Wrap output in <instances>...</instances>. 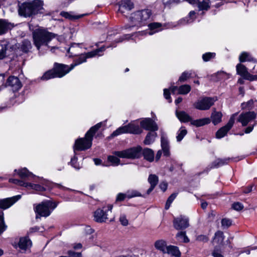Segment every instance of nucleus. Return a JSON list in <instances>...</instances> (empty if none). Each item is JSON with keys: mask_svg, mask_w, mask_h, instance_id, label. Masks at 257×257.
Here are the masks:
<instances>
[{"mask_svg": "<svg viewBox=\"0 0 257 257\" xmlns=\"http://www.w3.org/2000/svg\"><path fill=\"white\" fill-rule=\"evenodd\" d=\"M44 3L41 0L25 2L19 5V13L25 17H31L42 13Z\"/></svg>", "mask_w": 257, "mask_h": 257, "instance_id": "f03ea898", "label": "nucleus"}, {"mask_svg": "<svg viewBox=\"0 0 257 257\" xmlns=\"http://www.w3.org/2000/svg\"><path fill=\"white\" fill-rule=\"evenodd\" d=\"M102 122H99L91 127L85 134L83 138L76 140L73 147L74 153L76 154V151H84L90 148L92 145L93 137L96 132L101 127Z\"/></svg>", "mask_w": 257, "mask_h": 257, "instance_id": "7ed1b4c3", "label": "nucleus"}, {"mask_svg": "<svg viewBox=\"0 0 257 257\" xmlns=\"http://www.w3.org/2000/svg\"><path fill=\"white\" fill-rule=\"evenodd\" d=\"M210 122V120L209 118H203L198 119L196 120H192L191 124L196 127H200L205 124H207Z\"/></svg>", "mask_w": 257, "mask_h": 257, "instance_id": "4be33fe9", "label": "nucleus"}, {"mask_svg": "<svg viewBox=\"0 0 257 257\" xmlns=\"http://www.w3.org/2000/svg\"><path fill=\"white\" fill-rule=\"evenodd\" d=\"M236 68L237 74L240 75L242 77H243L248 72L247 68L245 66L241 64H238L236 66Z\"/></svg>", "mask_w": 257, "mask_h": 257, "instance_id": "ea45409f", "label": "nucleus"}, {"mask_svg": "<svg viewBox=\"0 0 257 257\" xmlns=\"http://www.w3.org/2000/svg\"><path fill=\"white\" fill-rule=\"evenodd\" d=\"M243 77V78L249 81H253L257 79V76L251 75L248 72L246 73V74H245Z\"/></svg>", "mask_w": 257, "mask_h": 257, "instance_id": "e2e57ef3", "label": "nucleus"}, {"mask_svg": "<svg viewBox=\"0 0 257 257\" xmlns=\"http://www.w3.org/2000/svg\"><path fill=\"white\" fill-rule=\"evenodd\" d=\"M7 228V226L4 224L3 214L0 215V234L4 232Z\"/></svg>", "mask_w": 257, "mask_h": 257, "instance_id": "4d7b16f0", "label": "nucleus"}, {"mask_svg": "<svg viewBox=\"0 0 257 257\" xmlns=\"http://www.w3.org/2000/svg\"><path fill=\"white\" fill-rule=\"evenodd\" d=\"M239 61L241 62L246 61H251L252 58L250 56L249 54L247 52H242L239 57Z\"/></svg>", "mask_w": 257, "mask_h": 257, "instance_id": "09e8293b", "label": "nucleus"}, {"mask_svg": "<svg viewBox=\"0 0 257 257\" xmlns=\"http://www.w3.org/2000/svg\"><path fill=\"white\" fill-rule=\"evenodd\" d=\"M55 37L54 34L44 29H37L33 34L34 45L40 52L47 49L48 43Z\"/></svg>", "mask_w": 257, "mask_h": 257, "instance_id": "f257e3e1", "label": "nucleus"}, {"mask_svg": "<svg viewBox=\"0 0 257 257\" xmlns=\"http://www.w3.org/2000/svg\"><path fill=\"white\" fill-rule=\"evenodd\" d=\"M60 15L63 17H64L69 20L78 19L82 17L83 16H74L72 15V13H69L66 12H61L60 13Z\"/></svg>", "mask_w": 257, "mask_h": 257, "instance_id": "c03bdc74", "label": "nucleus"}, {"mask_svg": "<svg viewBox=\"0 0 257 257\" xmlns=\"http://www.w3.org/2000/svg\"><path fill=\"white\" fill-rule=\"evenodd\" d=\"M217 100L214 97H204L198 99L193 104V106L200 110H208Z\"/></svg>", "mask_w": 257, "mask_h": 257, "instance_id": "1a4fd4ad", "label": "nucleus"}, {"mask_svg": "<svg viewBox=\"0 0 257 257\" xmlns=\"http://www.w3.org/2000/svg\"><path fill=\"white\" fill-rule=\"evenodd\" d=\"M192 71L190 72H183L181 76L179 78V81L181 82H184L187 80L188 78L191 77Z\"/></svg>", "mask_w": 257, "mask_h": 257, "instance_id": "8fccbe9b", "label": "nucleus"}, {"mask_svg": "<svg viewBox=\"0 0 257 257\" xmlns=\"http://www.w3.org/2000/svg\"><path fill=\"white\" fill-rule=\"evenodd\" d=\"M31 244L32 242L29 238L27 237H22L20 239L19 246L21 249L26 250L28 248L31 246Z\"/></svg>", "mask_w": 257, "mask_h": 257, "instance_id": "b1692460", "label": "nucleus"}, {"mask_svg": "<svg viewBox=\"0 0 257 257\" xmlns=\"http://www.w3.org/2000/svg\"><path fill=\"white\" fill-rule=\"evenodd\" d=\"M21 198V195H18L12 197L0 199V208L3 209H8L18 201Z\"/></svg>", "mask_w": 257, "mask_h": 257, "instance_id": "4468645a", "label": "nucleus"}, {"mask_svg": "<svg viewBox=\"0 0 257 257\" xmlns=\"http://www.w3.org/2000/svg\"><path fill=\"white\" fill-rule=\"evenodd\" d=\"M161 147L163 151L164 156L169 155V147L168 140L164 136L161 137Z\"/></svg>", "mask_w": 257, "mask_h": 257, "instance_id": "bb28decb", "label": "nucleus"}, {"mask_svg": "<svg viewBox=\"0 0 257 257\" xmlns=\"http://www.w3.org/2000/svg\"><path fill=\"white\" fill-rule=\"evenodd\" d=\"M156 136L157 134L156 133H149L144 140V144L147 145H149L153 143L154 142L155 139L156 138Z\"/></svg>", "mask_w": 257, "mask_h": 257, "instance_id": "f704fd0d", "label": "nucleus"}, {"mask_svg": "<svg viewBox=\"0 0 257 257\" xmlns=\"http://www.w3.org/2000/svg\"><path fill=\"white\" fill-rule=\"evenodd\" d=\"M142 151V147L138 146L120 151H114L113 154L120 158L135 159L141 157Z\"/></svg>", "mask_w": 257, "mask_h": 257, "instance_id": "0eeeda50", "label": "nucleus"}, {"mask_svg": "<svg viewBox=\"0 0 257 257\" xmlns=\"http://www.w3.org/2000/svg\"><path fill=\"white\" fill-rule=\"evenodd\" d=\"M253 101L252 99L249 100L247 102L242 103L241 104L242 108L243 109H250L252 108Z\"/></svg>", "mask_w": 257, "mask_h": 257, "instance_id": "6e6d98bb", "label": "nucleus"}, {"mask_svg": "<svg viewBox=\"0 0 257 257\" xmlns=\"http://www.w3.org/2000/svg\"><path fill=\"white\" fill-rule=\"evenodd\" d=\"M181 0H163V3L165 6H169L173 3H178Z\"/></svg>", "mask_w": 257, "mask_h": 257, "instance_id": "69168bd1", "label": "nucleus"}, {"mask_svg": "<svg viewBox=\"0 0 257 257\" xmlns=\"http://www.w3.org/2000/svg\"><path fill=\"white\" fill-rule=\"evenodd\" d=\"M159 187L163 192H165L168 187V183L166 182H162L159 185Z\"/></svg>", "mask_w": 257, "mask_h": 257, "instance_id": "338daca9", "label": "nucleus"}, {"mask_svg": "<svg viewBox=\"0 0 257 257\" xmlns=\"http://www.w3.org/2000/svg\"><path fill=\"white\" fill-rule=\"evenodd\" d=\"M224 239L223 233L222 231H217L214 237V240L216 241L218 243H221Z\"/></svg>", "mask_w": 257, "mask_h": 257, "instance_id": "49530a36", "label": "nucleus"}, {"mask_svg": "<svg viewBox=\"0 0 257 257\" xmlns=\"http://www.w3.org/2000/svg\"><path fill=\"white\" fill-rule=\"evenodd\" d=\"M14 25L6 20L0 19V35L6 33L13 28Z\"/></svg>", "mask_w": 257, "mask_h": 257, "instance_id": "f3484780", "label": "nucleus"}, {"mask_svg": "<svg viewBox=\"0 0 257 257\" xmlns=\"http://www.w3.org/2000/svg\"><path fill=\"white\" fill-rule=\"evenodd\" d=\"M15 171L17 172L18 175L22 179H25L29 177H35V176L32 173L30 172L26 168H24L18 170H15Z\"/></svg>", "mask_w": 257, "mask_h": 257, "instance_id": "aec40b11", "label": "nucleus"}, {"mask_svg": "<svg viewBox=\"0 0 257 257\" xmlns=\"http://www.w3.org/2000/svg\"><path fill=\"white\" fill-rule=\"evenodd\" d=\"M215 56V53L208 52L202 55V59L205 62H207L210 60L211 59L214 58Z\"/></svg>", "mask_w": 257, "mask_h": 257, "instance_id": "864d4df0", "label": "nucleus"}, {"mask_svg": "<svg viewBox=\"0 0 257 257\" xmlns=\"http://www.w3.org/2000/svg\"><path fill=\"white\" fill-rule=\"evenodd\" d=\"M80 50V47L78 44H72L68 50V53L70 54V56H76Z\"/></svg>", "mask_w": 257, "mask_h": 257, "instance_id": "72a5a7b5", "label": "nucleus"}, {"mask_svg": "<svg viewBox=\"0 0 257 257\" xmlns=\"http://www.w3.org/2000/svg\"><path fill=\"white\" fill-rule=\"evenodd\" d=\"M232 207L233 209L236 211H239L243 209V205L238 202H235L232 205Z\"/></svg>", "mask_w": 257, "mask_h": 257, "instance_id": "bf43d9fd", "label": "nucleus"}, {"mask_svg": "<svg viewBox=\"0 0 257 257\" xmlns=\"http://www.w3.org/2000/svg\"><path fill=\"white\" fill-rule=\"evenodd\" d=\"M126 197V194H123V193H119L116 197V201H121L123 200Z\"/></svg>", "mask_w": 257, "mask_h": 257, "instance_id": "774afa93", "label": "nucleus"}, {"mask_svg": "<svg viewBox=\"0 0 257 257\" xmlns=\"http://www.w3.org/2000/svg\"><path fill=\"white\" fill-rule=\"evenodd\" d=\"M229 158L217 159L212 162L211 168H218L228 163Z\"/></svg>", "mask_w": 257, "mask_h": 257, "instance_id": "7c9ffc66", "label": "nucleus"}, {"mask_svg": "<svg viewBox=\"0 0 257 257\" xmlns=\"http://www.w3.org/2000/svg\"><path fill=\"white\" fill-rule=\"evenodd\" d=\"M140 196H142L141 193L137 190H131L126 192V197L128 198Z\"/></svg>", "mask_w": 257, "mask_h": 257, "instance_id": "de8ad7c7", "label": "nucleus"}, {"mask_svg": "<svg viewBox=\"0 0 257 257\" xmlns=\"http://www.w3.org/2000/svg\"><path fill=\"white\" fill-rule=\"evenodd\" d=\"M177 195V193H173L172 195H171L168 198L166 205H165V209L166 210H168L172 203V202L173 201V200L175 199Z\"/></svg>", "mask_w": 257, "mask_h": 257, "instance_id": "3c124183", "label": "nucleus"}, {"mask_svg": "<svg viewBox=\"0 0 257 257\" xmlns=\"http://www.w3.org/2000/svg\"><path fill=\"white\" fill-rule=\"evenodd\" d=\"M187 131L184 127H181L177 133V136L176 137L177 141L180 142L182 140L184 137L186 135Z\"/></svg>", "mask_w": 257, "mask_h": 257, "instance_id": "37998d69", "label": "nucleus"}, {"mask_svg": "<svg viewBox=\"0 0 257 257\" xmlns=\"http://www.w3.org/2000/svg\"><path fill=\"white\" fill-rule=\"evenodd\" d=\"M152 13L150 10L145 9L132 14L131 19L135 25L141 27L149 24L152 20Z\"/></svg>", "mask_w": 257, "mask_h": 257, "instance_id": "423d86ee", "label": "nucleus"}, {"mask_svg": "<svg viewBox=\"0 0 257 257\" xmlns=\"http://www.w3.org/2000/svg\"><path fill=\"white\" fill-rule=\"evenodd\" d=\"M127 126L128 134H140L142 132V129L138 124L136 123L135 121L130 122L127 125Z\"/></svg>", "mask_w": 257, "mask_h": 257, "instance_id": "a211bd4d", "label": "nucleus"}, {"mask_svg": "<svg viewBox=\"0 0 257 257\" xmlns=\"http://www.w3.org/2000/svg\"><path fill=\"white\" fill-rule=\"evenodd\" d=\"M9 182L16 185H18L20 186H23L24 187H26V184L27 182H25L23 180L16 179H10L9 180Z\"/></svg>", "mask_w": 257, "mask_h": 257, "instance_id": "603ef678", "label": "nucleus"}, {"mask_svg": "<svg viewBox=\"0 0 257 257\" xmlns=\"http://www.w3.org/2000/svg\"><path fill=\"white\" fill-rule=\"evenodd\" d=\"M113 155L108 156L107 157L108 162H110L112 166H117L120 164V160L118 158V157L115 156L113 154Z\"/></svg>", "mask_w": 257, "mask_h": 257, "instance_id": "c9c22d12", "label": "nucleus"}, {"mask_svg": "<svg viewBox=\"0 0 257 257\" xmlns=\"http://www.w3.org/2000/svg\"><path fill=\"white\" fill-rule=\"evenodd\" d=\"M141 125L144 129L151 131H156L158 129V127L151 118H146L141 121Z\"/></svg>", "mask_w": 257, "mask_h": 257, "instance_id": "dca6fc26", "label": "nucleus"}, {"mask_svg": "<svg viewBox=\"0 0 257 257\" xmlns=\"http://www.w3.org/2000/svg\"><path fill=\"white\" fill-rule=\"evenodd\" d=\"M112 205L108 204L102 208L97 209L94 212V220L99 223L104 222L108 219V216L111 213Z\"/></svg>", "mask_w": 257, "mask_h": 257, "instance_id": "6e6552de", "label": "nucleus"}, {"mask_svg": "<svg viewBox=\"0 0 257 257\" xmlns=\"http://www.w3.org/2000/svg\"><path fill=\"white\" fill-rule=\"evenodd\" d=\"M68 254L69 257H82V254L80 252H76L72 250L68 251Z\"/></svg>", "mask_w": 257, "mask_h": 257, "instance_id": "0e129e2a", "label": "nucleus"}, {"mask_svg": "<svg viewBox=\"0 0 257 257\" xmlns=\"http://www.w3.org/2000/svg\"><path fill=\"white\" fill-rule=\"evenodd\" d=\"M174 226L178 230L186 228L189 226V220L185 216H180L174 220Z\"/></svg>", "mask_w": 257, "mask_h": 257, "instance_id": "2eb2a0df", "label": "nucleus"}, {"mask_svg": "<svg viewBox=\"0 0 257 257\" xmlns=\"http://www.w3.org/2000/svg\"><path fill=\"white\" fill-rule=\"evenodd\" d=\"M195 19V13L194 11H191L189 13L188 17L180 21L179 23L181 24L186 23H190Z\"/></svg>", "mask_w": 257, "mask_h": 257, "instance_id": "58836bf2", "label": "nucleus"}, {"mask_svg": "<svg viewBox=\"0 0 257 257\" xmlns=\"http://www.w3.org/2000/svg\"><path fill=\"white\" fill-rule=\"evenodd\" d=\"M222 113L220 112L213 111L211 115V120L214 125L221 121Z\"/></svg>", "mask_w": 257, "mask_h": 257, "instance_id": "2f4dec72", "label": "nucleus"}, {"mask_svg": "<svg viewBox=\"0 0 257 257\" xmlns=\"http://www.w3.org/2000/svg\"><path fill=\"white\" fill-rule=\"evenodd\" d=\"M154 246L155 248L163 252V253H165V251L167 249V243L166 241L163 239L158 240L155 241L154 243Z\"/></svg>", "mask_w": 257, "mask_h": 257, "instance_id": "393cba45", "label": "nucleus"}, {"mask_svg": "<svg viewBox=\"0 0 257 257\" xmlns=\"http://www.w3.org/2000/svg\"><path fill=\"white\" fill-rule=\"evenodd\" d=\"M235 115V114L232 115L230 118L228 123L216 132V137L217 139H221L224 137L231 129L234 123Z\"/></svg>", "mask_w": 257, "mask_h": 257, "instance_id": "9b49d317", "label": "nucleus"}, {"mask_svg": "<svg viewBox=\"0 0 257 257\" xmlns=\"http://www.w3.org/2000/svg\"><path fill=\"white\" fill-rule=\"evenodd\" d=\"M57 205L58 202L52 200H44L34 205V209L36 213V218H38V215L45 217L49 216Z\"/></svg>", "mask_w": 257, "mask_h": 257, "instance_id": "39448f33", "label": "nucleus"}, {"mask_svg": "<svg viewBox=\"0 0 257 257\" xmlns=\"http://www.w3.org/2000/svg\"><path fill=\"white\" fill-rule=\"evenodd\" d=\"M9 43L7 41L3 42L2 44H0V59H2L6 57V50Z\"/></svg>", "mask_w": 257, "mask_h": 257, "instance_id": "e433bc0d", "label": "nucleus"}, {"mask_svg": "<svg viewBox=\"0 0 257 257\" xmlns=\"http://www.w3.org/2000/svg\"><path fill=\"white\" fill-rule=\"evenodd\" d=\"M105 50V48L103 47L100 48L96 49L92 51L81 54L78 59L75 61V65H77L80 64L86 61L87 58H92L96 56H100L99 52H103Z\"/></svg>", "mask_w": 257, "mask_h": 257, "instance_id": "9d476101", "label": "nucleus"}, {"mask_svg": "<svg viewBox=\"0 0 257 257\" xmlns=\"http://www.w3.org/2000/svg\"><path fill=\"white\" fill-rule=\"evenodd\" d=\"M26 188L28 189L34 190L37 192H44L46 190V188L41 185L29 182H27Z\"/></svg>", "mask_w": 257, "mask_h": 257, "instance_id": "c85d7f7f", "label": "nucleus"}, {"mask_svg": "<svg viewBox=\"0 0 257 257\" xmlns=\"http://www.w3.org/2000/svg\"><path fill=\"white\" fill-rule=\"evenodd\" d=\"M190 4H194L198 3V7L200 9L207 10L209 7V0H187Z\"/></svg>", "mask_w": 257, "mask_h": 257, "instance_id": "6ab92c4d", "label": "nucleus"}, {"mask_svg": "<svg viewBox=\"0 0 257 257\" xmlns=\"http://www.w3.org/2000/svg\"><path fill=\"white\" fill-rule=\"evenodd\" d=\"M31 48V42L28 40H24L20 46V49L24 52H28Z\"/></svg>", "mask_w": 257, "mask_h": 257, "instance_id": "4c0bfd02", "label": "nucleus"}, {"mask_svg": "<svg viewBox=\"0 0 257 257\" xmlns=\"http://www.w3.org/2000/svg\"><path fill=\"white\" fill-rule=\"evenodd\" d=\"M148 181L151 186H156L159 182L158 177L155 174H150L149 176Z\"/></svg>", "mask_w": 257, "mask_h": 257, "instance_id": "79ce46f5", "label": "nucleus"}, {"mask_svg": "<svg viewBox=\"0 0 257 257\" xmlns=\"http://www.w3.org/2000/svg\"><path fill=\"white\" fill-rule=\"evenodd\" d=\"M196 240L199 241L206 242L208 240V237L205 235H199L196 236Z\"/></svg>", "mask_w": 257, "mask_h": 257, "instance_id": "052dcab7", "label": "nucleus"}, {"mask_svg": "<svg viewBox=\"0 0 257 257\" xmlns=\"http://www.w3.org/2000/svg\"><path fill=\"white\" fill-rule=\"evenodd\" d=\"M256 116V114L253 111L242 113L239 115L238 121L241 123L242 126H246L250 121L255 119Z\"/></svg>", "mask_w": 257, "mask_h": 257, "instance_id": "ddd939ff", "label": "nucleus"}, {"mask_svg": "<svg viewBox=\"0 0 257 257\" xmlns=\"http://www.w3.org/2000/svg\"><path fill=\"white\" fill-rule=\"evenodd\" d=\"M177 90H178V88L175 86H171L169 89L165 88L164 89V96L165 98L168 100L169 102L170 103L172 102L170 91H171L173 94H175Z\"/></svg>", "mask_w": 257, "mask_h": 257, "instance_id": "cd10ccee", "label": "nucleus"}, {"mask_svg": "<svg viewBox=\"0 0 257 257\" xmlns=\"http://www.w3.org/2000/svg\"><path fill=\"white\" fill-rule=\"evenodd\" d=\"M231 220L229 219L223 218L221 220V225L223 228L229 227L231 225Z\"/></svg>", "mask_w": 257, "mask_h": 257, "instance_id": "5fc2aeb1", "label": "nucleus"}, {"mask_svg": "<svg viewBox=\"0 0 257 257\" xmlns=\"http://www.w3.org/2000/svg\"><path fill=\"white\" fill-rule=\"evenodd\" d=\"M122 134H128L127 125L118 127L112 133L111 137H114Z\"/></svg>", "mask_w": 257, "mask_h": 257, "instance_id": "473e14b6", "label": "nucleus"}, {"mask_svg": "<svg viewBox=\"0 0 257 257\" xmlns=\"http://www.w3.org/2000/svg\"><path fill=\"white\" fill-rule=\"evenodd\" d=\"M75 63L69 67L68 65L56 63L53 69L45 72L41 77L43 80H48L55 77H62L76 66Z\"/></svg>", "mask_w": 257, "mask_h": 257, "instance_id": "20e7f679", "label": "nucleus"}, {"mask_svg": "<svg viewBox=\"0 0 257 257\" xmlns=\"http://www.w3.org/2000/svg\"><path fill=\"white\" fill-rule=\"evenodd\" d=\"M149 27L150 31L149 32L150 35L154 34L155 33L158 32L161 29H160L162 26L161 23H153L149 24Z\"/></svg>", "mask_w": 257, "mask_h": 257, "instance_id": "c756f323", "label": "nucleus"}, {"mask_svg": "<svg viewBox=\"0 0 257 257\" xmlns=\"http://www.w3.org/2000/svg\"><path fill=\"white\" fill-rule=\"evenodd\" d=\"M119 221L121 224L123 226H126L128 225V220L125 215L122 214L119 217Z\"/></svg>", "mask_w": 257, "mask_h": 257, "instance_id": "680f3d73", "label": "nucleus"}, {"mask_svg": "<svg viewBox=\"0 0 257 257\" xmlns=\"http://www.w3.org/2000/svg\"><path fill=\"white\" fill-rule=\"evenodd\" d=\"M7 86H10L13 91H18L21 88L22 84L18 77L12 76L7 79L5 86L0 87V90Z\"/></svg>", "mask_w": 257, "mask_h": 257, "instance_id": "f8f14e48", "label": "nucleus"}, {"mask_svg": "<svg viewBox=\"0 0 257 257\" xmlns=\"http://www.w3.org/2000/svg\"><path fill=\"white\" fill-rule=\"evenodd\" d=\"M191 90V86L187 84L180 86L178 88V94L185 95L188 94Z\"/></svg>", "mask_w": 257, "mask_h": 257, "instance_id": "a19ab883", "label": "nucleus"}, {"mask_svg": "<svg viewBox=\"0 0 257 257\" xmlns=\"http://www.w3.org/2000/svg\"><path fill=\"white\" fill-rule=\"evenodd\" d=\"M165 253H167L172 256L180 257L181 253L177 246L173 245H169L167 247Z\"/></svg>", "mask_w": 257, "mask_h": 257, "instance_id": "412c9836", "label": "nucleus"}, {"mask_svg": "<svg viewBox=\"0 0 257 257\" xmlns=\"http://www.w3.org/2000/svg\"><path fill=\"white\" fill-rule=\"evenodd\" d=\"M176 114L178 118L182 122H186L191 121V117L184 111H176Z\"/></svg>", "mask_w": 257, "mask_h": 257, "instance_id": "5701e85b", "label": "nucleus"}, {"mask_svg": "<svg viewBox=\"0 0 257 257\" xmlns=\"http://www.w3.org/2000/svg\"><path fill=\"white\" fill-rule=\"evenodd\" d=\"M176 238L180 242H188L189 241V239L186 235L185 232H178L176 235Z\"/></svg>", "mask_w": 257, "mask_h": 257, "instance_id": "a18cd8bd", "label": "nucleus"}, {"mask_svg": "<svg viewBox=\"0 0 257 257\" xmlns=\"http://www.w3.org/2000/svg\"><path fill=\"white\" fill-rule=\"evenodd\" d=\"M144 158L149 162H152L154 159V153L152 150L146 148L142 151Z\"/></svg>", "mask_w": 257, "mask_h": 257, "instance_id": "a878e982", "label": "nucleus"}, {"mask_svg": "<svg viewBox=\"0 0 257 257\" xmlns=\"http://www.w3.org/2000/svg\"><path fill=\"white\" fill-rule=\"evenodd\" d=\"M77 158L74 156L73 158L71 159V164L74 168L78 170L81 168V166L77 163Z\"/></svg>", "mask_w": 257, "mask_h": 257, "instance_id": "13d9d810", "label": "nucleus"}]
</instances>
